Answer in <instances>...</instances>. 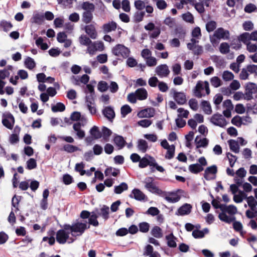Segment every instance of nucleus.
Returning a JSON list of instances; mask_svg holds the SVG:
<instances>
[{"instance_id": "61", "label": "nucleus", "mask_w": 257, "mask_h": 257, "mask_svg": "<svg viewBox=\"0 0 257 257\" xmlns=\"http://www.w3.org/2000/svg\"><path fill=\"white\" fill-rule=\"evenodd\" d=\"M226 156L228 159L229 164L231 167H233L234 163H235L237 157L231 154L230 153H227L226 154Z\"/></svg>"}, {"instance_id": "2", "label": "nucleus", "mask_w": 257, "mask_h": 257, "mask_svg": "<svg viewBox=\"0 0 257 257\" xmlns=\"http://www.w3.org/2000/svg\"><path fill=\"white\" fill-rule=\"evenodd\" d=\"M112 53L116 56L126 58L129 56L130 50L124 45L117 44L113 48Z\"/></svg>"}, {"instance_id": "12", "label": "nucleus", "mask_w": 257, "mask_h": 257, "mask_svg": "<svg viewBox=\"0 0 257 257\" xmlns=\"http://www.w3.org/2000/svg\"><path fill=\"white\" fill-rule=\"evenodd\" d=\"M173 97L178 104L182 105L186 102V95L183 92H178L174 90Z\"/></svg>"}, {"instance_id": "64", "label": "nucleus", "mask_w": 257, "mask_h": 257, "mask_svg": "<svg viewBox=\"0 0 257 257\" xmlns=\"http://www.w3.org/2000/svg\"><path fill=\"white\" fill-rule=\"evenodd\" d=\"M149 160L145 157L141 159L140 161H139V166L141 168H144L149 166Z\"/></svg>"}, {"instance_id": "8", "label": "nucleus", "mask_w": 257, "mask_h": 257, "mask_svg": "<svg viewBox=\"0 0 257 257\" xmlns=\"http://www.w3.org/2000/svg\"><path fill=\"white\" fill-rule=\"evenodd\" d=\"M90 228L89 225H87V222H77L73 224V232H79L80 234H83L85 230Z\"/></svg>"}, {"instance_id": "4", "label": "nucleus", "mask_w": 257, "mask_h": 257, "mask_svg": "<svg viewBox=\"0 0 257 257\" xmlns=\"http://www.w3.org/2000/svg\"><path fill=\"white\" fill-rule=\"evenodd\" d=\"M229 32L228 30H225L223 28H219L214 32L213 36L210 38V40L212 43L215 41L214 38L217 39H224L228 40L229 38Z\"/></svg>"}, {"instance_id": "44", "label": "nucleus", "mask_w": 257, "mask_h": 257, "mask_svg": "<svg viewBox=\"0 0 257 257\" xmlns=\"http://www.w3.org/2000/svg\"><path fill=\"white\" fill-rule=\"evenodd\" d=\"M175 33L180 39H184L186 35V31L182 27L176 28Z\"/></svg>"}, {"instance_id": "34", "label": "nucleus", "mask_w": 257, "mask_h": 257, "mask_svg": "<svg viewBox=\"0 0 257 257\" xmlns=\"http://www.w3.org/2000/svg\"><path fill=\"white\" fill-rule=\"evenodd\" d=\"M128 189V186L127 184L125 182H122L120 183L118 186H115L114 187V192L117 194H121L123 191L126 190Z\"/></svg>"}, {"instance_id": "25", "label": "nucleus", "mask_w": 257, "mask_h": 257, "mask_svg": "<svg viewBox=\"0 0 257 257\" xmlns=\"http://www.w3.org/2000/svg\"><path fill=\"white\" fill-rule=\"evenodd\" d=\"M201 105L205 114H210L212 113V108L209 101L206 100H202L201 103Z\"/></svg>"}, {"instance_id": "24", "label": "nucleus", "mask_w": 257, "mask_h": 257, "mask_svg": "<svg viewBox=\"0 0 257 257\" xmlns=\"http://www.w3.org/2000/svg\"><path fill=\"white\" fill-rule=\"evenodd\" d=\"M61 150L64 151L68 153H72L77 151H80V149L77 146L70 144H65L63 146V148H62Z\"/></svg>"}, {"instance_id": "7", "label": "nucleus", "mask_w": 257, "mask_h": 257, "mask_svg": "<svg viewBox=\"0 0 257 257\" xmlns=\"http://www.w3.org/2000/svg\"><path fill=\"white\" fill-rule=\"evenodd\" d=\"M210 121L214 125L221 127H223L227 124L225 119L221 114L218 113H215L212 116L210 119Z\"/></svg>"}, {"instance_id": "22", "label": "nucleus", "mask_w": 257, "mask_h": 257, "mask_svg": "<svg viewBox=\"0 0 257 257\" xmlns=\"http://www.w3.org/2000/svg\"><path fill=\"white\" fill-rule=\"evenodd\" d=\"M135 93L139 100H143L147 98L148 92L144 88L137 89Z\"/></svg>"}, {"instance_id": "16", "label": "nucleus", "mask_w": 257, "mask_h": 257, "mask_svg": "<svg viewBox=\"0 0 257 257\" xmlns=\"http://www.w3.org/2000/svg\"><path fill=\"white\" fill-rule=\"evenodd\" d=\"M117 26V25L115 22L111 21L103 24L102 28L104 33H108L112 31H115Z\"/></svg>"}, {"instance_id": "26", "label": "nucleus", "mask_w": 257, "mask_h": 257, "mask_svg": "<svg viewBox=\"0 0 257 257\" xmlns=\"http://www.w3.org/2000/svg\"><path fill=\"white\" fill-rule=\"evenodd\" d=\"M181 197L176 193L171 192L170 193L169 196H167L165 197V199L170 203H176L178 202Z\"/></svg>"}, {"instance_id": "51", "label": "nucleus", "mask_w": 257, "mask_h": 257, "mask_svg": "<svg viewBox=\"0 0 257 257\" xmlns=\"http://www.w3.org/2000/svg\"><path fill=\"white\" fill-rule=\"evenodd\" d=\"M132 110V108L128 105H124L121 107L120 109L121 114L122 117H125L127 114L131 112Z\"/></svg>"}, {"instance_id": "38", "label": "nucleus", "mask_w": 257, "mask_h": 257, "mask_svg": "<svg viewBox=\"0 0 257 257\" xmlns=\"http://www.w3.org/2000/svg\"><path fill=\"white\" fill-rule=\"evenodd\" d=\"M25 66L30 70H32L36 66V63L33 59L28 57L25 61Z\"/></svg>"}, {"instance_id": "40", "label": "nucleus", "mask_w": 257, "mask_h": 257, "mask_svg": "<svg viewBox=\"0 0 257 257\" xmlns=\"http://www.w3.org/2000/svg\"><path fill=\"white\" fill-rule=\"evenodd\" d=\"M65 109V105L61 102H58L55 105L52 106V110L54 112L60 111L62 112L64 111Z\"/></svg>"}, {"instance_id": "48", "label": "nucleus", "mask_w": 257, "mask_h": 257, "mask_svg": "<svg viewBox=\"0 0 257 257\" xmlns=\"http://www.w3.org/2000/svg\"><path fill=\"white\" fill-rule=\"evenodd\" d=\"M139 230L141 232L146 233L149 230L150 225L146 222H143L139 223Z\"/></svg>"}, {"instance_id": "30", "label": "nucleus", "mask_w": 257, "mask_h": 257, "mask_svg": "<svg viewBox=\"0 0 257 257\" xmlns=\"http://www.w3.org/2000/svg\"><path fill=\"white\" fill-rule=\"evenodd\" d=\"M114 142L115 144L119 148V149L123 148L126 144L125 141L121 136H115L114 138Z\"/></svg>"}, {"instance_id": "20", "label": "nucleus", "mask_w": 257, "mask_h": 257, "mask_svg": "<svg viewBox=\"0 0 257 257\" xmlns=\"http://www.w3.org/2000/svg\"><path fill=\"white\" fill-rule=\"evenodd\" d=\"M100 212H98V210L97 211L96 213L99 215V216H101L104 220H107L109 217V207L105 205H103L102 207L100 209Z\"/></svg>"}, {"instance_id": "49", "label": "nucleus", "mask_w": 257, "mask_h": 257, "mask_svg": "<svg viewBox=\"0 0 257 257\" xmlns=\"http://www.w3.org/2000/svg\"><path fill=\"white\" fill-rule=\"evenodd\" d=\"M85 165L83 162L77 163L75 167V170L76 172L80 173L81 176L84 175L86 173L85 170H83Z\"/></svg>"}, {"instance_id": "3", "label": "nucleus", "mask_w": 257, "mask_h": 257, "mask_svg": "<svg viewBox=\"0 0 257 257\" xmlns=\"http://www.w3.org/2000/svg\"><path fill=\"white\" fill-rule=\"evenodd\" d=\"M249 40H250V34L248 33L245 32L241 34L238 39L233 40L231 42V45H235L234 46H233V48L236 49H238L240 48L241 46L240 42L246 44L248 43Z\"/></svg>"}, {"instance_id": "41", "label": "nucleus", "mask_w": 257, "mask_h": 257, "mask_svg": "<svg viewBox=\"0 0 257 257\" xmlns=\"http://www.w3.org/2000/svg\"><path fill=\"white\" fill-rule=\"evenodd\" d=\"M80 43L84 46H88L91 44V40L86 35H81L79 38Z\"/></svg>"}, {"instance_id": "5", "label": "nucleus", "mask_w": 257, "mask_h": 257, "mask_svg": "<svg viewBox=\"0 0 257 257\" xmlns=\"http://www.w3.org/2000/svg\"><path fill=\"white\" fill-rule=\"evenodd\" d=\"M154 179L152 177H147L144 183L145 184V187L150 192L153 193L159 194L161 190L156 186L154 182Z\"/></svg>"}, {"instance_id": "23", "label": "nucleus", "mask_w": 257, "mask_h": 257, "mask_svg": "<svg viewBox=\"0 0 257 257\" xmlns=\"http://www.w3.org/2000/svg\"><path fill=\"white\" fill-rule=\"evenodd\" d=\"M195 143L196 145V148L206 147L208 144V140L206 138L200 139L199 136H197L195 140Z\"/></svg>"}, {"instance_id": "55", "label": "nucleus", "mask_w": 257, "mask_h": 257, "mask_svg": "<svg viewBox=\"0 0 257 257\" xmlns=\"http://www.w3.org/2000/svg\"><path fill=\"white\" fill-rule=\"evenodd\" d=\"M145 15V12H137L135 13L134 16L135 21L136 23H139L143 21V18Z\"/></svg>"}, {"instance_id": "36", "label": "nucleus", "mask_w": 257, "mask_h": 257, "mask_svg": "<svg viewBox=\"0 0 257 257\" xmlns=\"http://www.w3.org/2000/svg\"><path fill=\"white\" fill-rule=\"evenodd\" d=\"M151 234L156 238H161L163 236V232L162 229L158 226H154L151 230Z\"/></svg>"}, {"instance_id": "35", "label": "nucleus", "mask_w": 257, "mask_h": 257, "mask_svg": "<svg viewBox=\"0 0 257 257\" xmlns=\"http://www.w3.org/2000/svg\"><path fill=\"white\" fill-rule=\"evenodd\" d=\"M101 130L102 132H101L102 133V137H103V140L105 142L108 141L109 137L112 134L111 131L106 126H103Z\"/></svg>"}, {"instance_id": "1", "label": "nucleus", "mask_w": 257, "mask_h": 257, "mask_svg": "<svg viewBox=\"0 0 257 257\" xmlns=\"http://www.w3.org/2000/svg\"><path fill=\"white\" fill-rule=\"evenodd\" d=\"M89 133L90 136L86 137L85 139V141L87 145L91 144L93 140H98L102 137L101 132L98 127L96 125H94L90 128Z\"/></svg>"}, {"instance_id": "31", "label": "nucleus", "mask_w": 257, "mask_h": 257, "mask_svg": "<svg viewBox=\"0 0 257 257\" xmlns=\"http://www.w3.org/2000/svg\"><path fill=\"white\" fill-rule=\"evenodd\" d=\"M218 218L220 220L227 223H230L235 219V217H229L224 212L220 213L218 215Z\"/></svg>"}, {"instance_id": "37", "label": "nucleus", "mask_w": 257, "mask_h": 257, "mask_svg": "<svg viewBox=\"0 0 257 257\" xmlns=\"http://www.w3.org/2000/svg\"><path fill=\"white\" fill-rule=\"evenodd\" d=\"M247 204L252 211H254L257 205V201L252 196H250L246 199Z\"/></svg>"}, {"instance_id": "17", "label": "nucleus", "mask_w": 257, "mask_h": 257, "mask_svg": "<svg viewBox=\"0 0 257 257\" xmlns=\"http://www.w3.org/2000/svg\"><path fill=\"white\" fill-rule=\"evenodd\" d=\"M217 172V167L216 165H213L206 168L204 171V177L206 180H209L211 179L209 177L210 174L215 175Z\"/></svg>"}, {"instance_id": "42", "label": "nucleus", "mask_w": 257, "mask_h": 257, "mask_svg": "<svg viewBox=\"0 0 257 257\" xmlns=\"http://www.w3.org/2000/svg\"><path fill=\"white\" fill-rule=\"evenodd\" d=\"M217 24L214 21H210L208 22L206 24V31L210 33L213 31L216 28Z\"/></svg>"}, {"instance_id": "39", "label": "nucleus", "mask_w": 257, "mask_h": 257, "mask_svg": "<svg viewBox=\"0 0 257 257\" xmlns=\"http://www.w3.org/2000/svg\"><path fill=\"white\" fill-rule=\"evenodd\" d=\"M166 149L167 150V151L165 155V158L170 160L174 157L175 147L174 145H172L170 148Z\"/></svg>"}, {"instance_id": "13", "label": "nucleus", "mask_w": 257, "mask_h": 257, "mask_svg": "<svg viewBox=\"0 0 257 257\" xmlns=\"http://www.w3.org/2000/svg\"><path fill=\"white\" fill-rule=\"evenodd\" d=\"M98 210V209L96 208L94 211L91 212V215L88 219V225H91L94 227H97L99 225V223L97 220L99 215L96 213Z\"/></svg>"}, {"instance_id": "59", "label": "nucleus", "mask_w": 257, "mask_h": 257, "mask_svg": "<svg viewBox=\"0 0 257 257\" xmlns=\"http://www.w3.org/2000/svg\"><path fill=\"white\" fill-rule=\"evenodd\" d=\"M20 196H17L16 195L13 197L12 200V205L16 208L15 211L19 210V204L20 201V199L19 198Z\"/></svg>"}, {"instance_id": "58", "label": "nucleus", "mask_w": 257, "mask_h": 257, "mask_svg": "<svg viewBox=\"0 0 257 257\" xmlns=\"http://www.w3.org/2000/svg\"><path fill=\"white\" fill-rule=\"evenodd\" d=\"M108 88L107 83L105 81H101L98 84V89L100 92H104Z\"/></svg>"}, {"instance_id": "60", "label": "nucleus", "mask_w": 257, "mask_h": 257, "mask_svg": "<svg viewBox=\"0 0 257 257\" xmlns=\"http://www.w3.org/2000/svg\"><path fill=\"white\" fill-rule=\"evenodd\" d=\"M152 120L147 119H142L138 122V125L143 127H148L152 124Z\"/></svg>"}, {"instance_id": "56", "label": "nucleus", "mask_w": 257, "mask_h": 257, "mask_svg": "<svg viewBox=\"0 0 257 257\" xmlns=\"http://www.w3.org/2000/svg\"><path fill=\"white\" fill-rule=\"evenodd\" d=\"M164 24L169 28H173L175 26V20L170 17L166 18L164 21Z\"/></svg>"}, {"instance_id": "10", "label": "nucleus", "mask_w": 257, "mask_h": 257, "mask_svg": "<svg viewBox=\"0 0 257 257\" xmlns=\"http://www.w3.org/2000/svg\"><path fill=\"white\" fill-rule=\"evenodd\" d=\"M69 238V233L64 229H60L56 233V240L60 244H64Z\"/></svg>"}, {"instance_id": "21", "label": "nucleus", "mask_w": 257, "mask_h": 257, "mask_svg": "<svg viewBox=\"0 0 257 257\" xmlns=\"http://www.w3.org/2000/svg\"><path fill=\"white\" fill-rule=\"evenodd\" d=\"M188 169L191 173L197 174L203 171L204 168L198 163H196L190 165Z\"/></svg>"}, {"instance_id": "43", "label": "nucleus", "mask_w": 257, "mask_h": 257, "mask_svg": "<svg viewBox=\"0 0 257 257\" xmlns=\"http://www.w3.org/2000/svg\"><path fill=\"white\" fill-rule=\"evenodd\" d=\"M36 44L37 46H40V48L43 50H47L49 46L46 43H43V39L42 37H39L36 41Z\"/></svg>"}, {"instance_id": "33", "label": "nucleus", "mask_w": 257, "mask_h": 257, "mask_svg": "<svg viewBox=\"0 0 257 257\" xmlns=\"http://www.w3.org/2000/svg\"><path fill=\"white\" fill-rule=\"evenodd\" d=\"M92 13L84 12L82 14V21L86 24L90 23L93 19Z\"/></svg>"}, {"instance_id": "46", "label": "nucleus", "mask_w": 257, "mask_h": 257, "mask_svg": "<svg viewBox=\"0 0 257 257\" xmlns=\"http://www.w3.org/2000/svg\"><path fill=\"white\" fill-rule=\"evenodd\" d=\"M62 181L64 184L68 185L73 183L74 180L73 177L70 175L68 174H65L63 176Z\"/></svg>"}, {"instance_id": "54", "label": "nucleus", "mask_w": 257, "mask_h": 257, "mask_svg": "<svg viewBox=\"0 0 257 257\" xmlns=\"http://www.w3.org/2000/svg\"><path fill=\"white\" fill-rule=\"evenodd\" d=\"M234 78L233 73L229 71H225L222 74V78L224 81H227L231 80Z\"/></svg>"}, {"instance_id": "14", "label": "nucleus", "mask_w": 257, "mask_h": 257, "mask_svg": "<svg viewBox=\"0 0 257 257\" xmlns=\"http://www.w3.org/2000/svg\"><path fill=\"white\" fill-rule=\"evenodd\" d=\"M191 209L192 206L190 204L185 203L178 208L176 214L179 215L188 214L191 212Z\"/></svg>"}, {"instance_id": "47", "label": "nucleus", "mask_w": 257, "mask_h": 257, "mask_svg": "<svg viewBox=\"0 0 257 257\" xmlns=\"http://www.w3.org/2000/svg\"><path fill=\"white\" fill-rule=\"evenodd\" d=\"M0 26L3 28V30L5 32L9 31L13 27V25L11 22H9L4 20L1 21Z\"/></svg>"}, {"instance_id": "63", "label": "nucleus", "mask_w": 257, "mask_h": 257, "mask_svg": "<svg viewBox=\"0 0 257 257\" xmlns=\"http://www.w3.org/2000/svg\"><path fill=\"white\" fill-rule=\"evenodd\" d=\"M146 213L152 216H156L159 214L160 211L157 207H151L148 209Z\"/></svg>"}, {"instance_id": "27", "label": "nucleus", "mask_w": 257, "mask_h": 257, "mask_svg": "<svg viewBox=\"0 0 257 257\" xmlns=\"http://www.w3.org/2000/svg\"><path fill=\"white\" fill-rule=\"evenodd\" d=\"M230 149L235 153H238L239 147L238 142L234 140H229L228 141Z\"/></svg>"}, {"instance_id": "52", "label": "nucleus", "mask_w": 257, "mask_h": 257, "mask_svg": "<svg viewBox=\"0 0 257 257\" xmlns=\"http://www.w3.org/2000/svg\"><path fill=\"white\" fill-rule=\"evenodd\" d=\"M219 50L222 54H227L229 52V45L227 43H222L220 45Z\"/></svg>"}, {"instance_id": "9", "label": "nucleus", "mask_w": 257, "mask_h": 257, "mask_svg": "<svg viewBox=\"0 0 257 257\" xmlns=\"http://www.w3.org/2000/svg\"><path fill=\"white\" fill-rule=\"evenodd\" d=\"M157 74L160 77H167L170 73V70L166 64H161L156 68Z\"/></svg>"}, {"instance_id": "18", "label": "nucleus", "mask_w": 257, "mask_h": 257, "mask_svg": "<svg viewBox=\"0 0 257 257\" xmlns=\"http://www.w3.org/2000/svg\"><path fill=\"white\" fill-rule=\"evenodd\" d=\"M85 32L92 39H95L97 37V32L93 25L90 24L85 26Z\"/></svg>"}, {"instance_id": "11", "label": "nucleus", "mask_w": 257, "mask_h": 257, "mask_svg": "<svg viewBox=\"0 0 257 257\" xmlns=\"http://www.w3.org/2000/svg\"><path fill=\"white\" fill-rule=\"evenodd\" d=\"M3 124L10 130H12L15 123V118L14 116L9 113L7 115V117L2 119Z\"/></svg>"}, {"instance_id": "19", "label": "nucleus", "mask_w": 257, "mask_h": 257, "mask_svg": "<svg viewBox=\"0 0 257 257\" xmlns=\"http://www.w3.org/2000/svg\"><path fill=\"white\" fill-rule=\"evenodd\" d=\"M102 113L104 116L109 120H111L115 117V112L110 106L105 107L103 110Z\"/></svg>"}, {"instance_id": "57", "label": "nucleus", "mask_w": 257, "mask_h": 257, "mask_svg": "<svg viewBox=\"0 0 257 257\" xmlns=\"http://www.w3.org/2000/svg\"><path fill=\"white\" fill-rule=\"evenodd\" d=\"M188 104L190 107L193 110L196 111L198 108V104L197 100L194 98H191L189 100Z\"/></svg>"}, {"instance_id": "62", "label": "nucleus", "mask_w": 257, "mask_h": 257, "mask_svg": "<svg viewBox=\"0 0 257 257\" xmlns=\"http://www.w3.org/2000/svg\"><path fill=\"white\" fill-rule=\"evenodd\" d=\"M33 19L34 23L41 24L44 21V16L43 15L36 14L34 16Z\"/></svg>"}, {"instance_id": "15", "label": "nucleus", "mask_w": 257, "mask_h": 257, "mask_svg": "<svg viewBox=\"0 0 257 257\" xmlns=\"http://www.w3.org/2000/svg\"><path fill=\"white\" fill-rule=\"evenodd\" d=\"M129 196L137 200L142 201L145 199L146 195L140 190L135 188L132 190V193Z\"/></svg>"}, {"instance_id": "28", "label": "nucleus", "mask_w": 257, "mask_h": 257, "mask_svg": "<svg viewBox=\"0 0 257 257\" xmlns=\"http://www.w3.org/2000/svg\"><path fill=\"white\" fill-rule=\"evenodd\" d=\"M166 239L167 240L168 246L170 247H176L177 246L175 239L176 238L174 236L172 233L166 235Z\"/></svg>"}, {"instance_id": "6", "label": "nucleus", "mask_w": 257, "mask_h": 257, "mask_svg": "<svg viewBox=\"0 0 257 257\" xmlns=\"http://www.w3.org/2000/svg\"><path fill=\"white\" fill-rule=\"evenodd\" d=\"M257 86L255 83L249 82L245 87L244 99L249 100L253 98L252 94L256 92Z\"/></svg>"}, {"instance_id": "50", "label": "nucleus", "mask_w": 257, "mask_h": 257, "mask_svg": "<svg viewBox=\"0 0 257 257\" xmlns=\"http://www.w3.org/2000/svg\"><path fill=\"white\" fill-rule=\"evenodd\" d=\"M211 84L215 88L221 85L222 83L220 78L217 76H214L210 79Z\"/></svg>"}, {"instance_id": "29", "label": "nucleus", "mask_w": 257, "mask_h": 257, "mask_svg": "<svg viewBox=\"0 0 257 257\" xmlns=\"http://www.w3.org/2000/svg\"><path fill=\"white\" fill-rule=\"evenodd\" d=\"M81 8L84 12H93L95 10V6L93 3L89 2H84L81 5Z\"/></svg>"}, {"instance_id": "45", "label": "nucleus", "mask_w": 257, "mask_h": 257, "mask_svg": "<svg viewBox=\"0 0 257 257\" xmlns=\"http://www.w3.org/2000/svg\"><path fill=\"white\" fill-rule=\"evenodd\" d=\"M182 18L185 21H186L187 22H188V23H190L191 24H193L194 22V17H193V15L189 12H188L186 13L183 14L182 15Z\"/></svg>"}, {"instance_id": "32", "label": "nucleus", "mask_w": 257, "mask_h": 257, "mask_svg": "<svg viewBox=\"0 0 257 257\" xmlns=\"http://www.w3.org/2000/svg\"><path fill=\"white\" fill-rule=\"evenodd\" d=\"M137 147L138 149L143 153H145L148 148L147 141L143 139L138 140Z\"/></svg>"}, {"instance_id": "53", "label": "nucleus", "mask_w": 257, "mask_h": 257, "mask_svg": "<svg viewBox=\"0 0 257 257\" xmlns=\"http://www.w3.org/2000/svg\"><path fill=\"white\" fill-rule=\"evenodd\" d=\"M37 167V162L35 159L30 158L27 162V169L28 170H32Z\"/></svg>"}]
</instances>
